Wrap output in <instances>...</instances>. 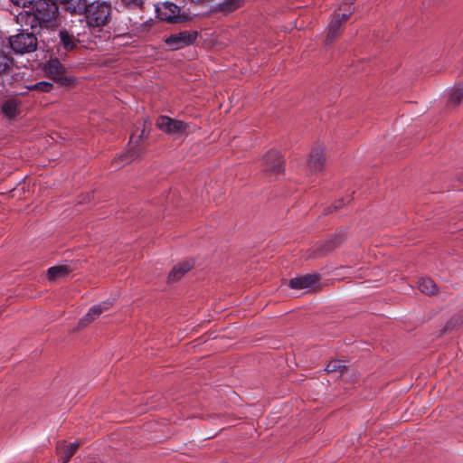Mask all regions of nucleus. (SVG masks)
Returning a JSON list of instances; mask_svg holds the SVG:
<instances>
[{
	"label": "nucleus",
	"instance_id": "nucleus-1",
	"mask_svg": "<svg viewBox=\"0 0 463 463\" xmlns=\"http://www.w3.org/2000/svg\"><path fill=\"white\" fill-rule=\"evenodd\" d=\"M57 16L58 7L54 3L40 0L36 2L33 13L21 12L16 16V22L21 26H30L31 29L36 28L38 25L49 27L55 24Z\"/></svg>",
	"mask_w": 463,
	"mask_h": 463
},
{
	"label": "nucleus",
	"instance_id": "nucleus-2",
	"mask_svg": "<svg viewBox=\"0 0 463 463\" xmlns=\"http://www.w3.org/2000/svg\"><path fill=\"white\" fill-rule=\"evenodd\" d=\"M84 14L86 24L89 27L104 26L110 15L111 5L106 1H94L88 5H84Z\"/></svg>",
	"mask_w": 463,
	"mask_h": 463
},
{
	"label": "nucleus",
	"instance_id": "nucleus-24",
	"mask_svg": "<svg viewBox=\"0 0 463 463\" xmlns=\"http://www.w3.org/2000/svg\"><path fill=\"white\" fill-rule=\"evenodd\" d=\"M344 10L343 13H336L335 14H339L340 15V20H341V24L345 21H346L350 16L351 14H353V11H354V7L352 6V5H344L340 10Z\"/></svg>",
	"mask_w": 463,
	"mask_h": 463
},
{
	"label": "nucleus",
	"instance_id": "nucleus-26",
	"mask_svg": "<svg viewBox=\"0 0 463 463\" xmlns=\"http://www.w3.org/2000/svg\"><path fill=\"white\" fill-rule=\"evenodd\" d=\"M14 5L21 7H26L31 5L33 0H10Z\"/></svg>",
	"mask_w": 463,
	"mask_h": 463
},
{
	"label": "nucleus",
	"instance_id": "nucleus-15",
	"mask_svg": "<svg viewBox=\"0 0 463 463\" xmlns=\"http://www.w3.org/2000/svg\"><path fill=\"white\" fill-rule=\"evenodd\" d=\"M242 0H222L215 6V11L222 14H231L242 5Z\"/></svg>",
	"mask_w": 463,
	"mask_h": 463
},
{
	"label": "nucleus",
	"instance_id": "nucleus-14",
	"mask_svg": "<svg viewBox=\"0 0 463 463\" xmlns=\"http://www.w3.org/2000/svg\"><path fill=\"white\" fill-rule=\"evenodd\" d=\"M1 109L5 118L14 119L20 113V102L15 99H7L3 103Z\"/></svg>",
	"mask_w": 463,
	"mask_h": 463
},
{
	"label": "nucleus",
	"instance_id": "nucleus-28",
	"mask_svg": "<svg viewBox=\"0 0 463 463\" xmlns=\"http://www.w3.org/2000/svg\"><path fill=\"white\" fill-rule=\"evenodd\" d=\"M17 93H18V94H22V95H24V94H25V93H26V91H19V92H17Z\"/></svg>",
	"mask_w": 463,
	"mask_h": 463
},
{
	"label": "nucleus",
	"instance_id": "nucleus-4",
	"mask_svg": "<svg viewBox=\"0 0 463 463\" xmlns=\"http://www.w3.org/2000/svg\"><path fill=\"white\" fill-rule=\"evenodd\" d=\"M156 126L162 132L173 137L185 135L189 128V125L186 122L167 116L158 117L156 121Z\"/></svg>",
	"mask_w": 463,
	"mask_h": 463
},
{
	"label": "nucleus",
	"instance_id": "nucleus-23",
	"mask_svg": "<svg viewBox=\"0 0 463 463\" xmlns=\"http://www.w3.org/2000/svg\"><path fill=\"white\" fill-rule=\"evenodd\" d=\"M61 4L68 5V9L71 10V13H76L78 10H80L83 7V0H56Z\"/></svg>",
	"mask_w": 463,
	"mask_h": 463
},
{
	"label": "nucleus",
	"instance_id": "nucleus-3",
	"mask_svg": "<svg viewBox=\"0 0 463 463\" xmlns=\"http://www.w3.org/2000/svg\"><path fill=\"white\" fill-rule=\"evenodd\" d=\"M27 30L22 29L20 33L9 38V44L15 52L23 54L36 50L37 38L33 32L28 33Z\"/></svg>",
	"mask_w": 463,
	"mask_h": 463
},
{
	"label": "nucleus",
	"instance_id": "nucleus-25",
	"mask_svg": "<svg viewBox=\"0 0 463 463\" xmlns=\"http://www.w3.org/2000/svg\"><path fill=\"white\" fill-rule=\"evenodd\" d=\"M343 369H345V365L337 360L330 362L326 367V370L328 372H342Z\"/></svg>",
	"mask_w": 463,
	"mask_h": 463
},
{
	"label": "nucleus",
	"instance_id": "nucleus-12",
	"mask_svg": "<svg viewBox=\"0 0 463 463\" xmlns=\"http://www.w3.org/2000/svg\"><path fill=\"white\" fill-rule=\"evenodd\" d=\"M194 261L192 260H186L177 263L168 275V279L172 282L178 281L181 279L188 271L194 267Z\"/></svg>",
	"mask_w": 463,
	"mask_h": 463
},
{
	"label": "nucleus",
	"instance_id": "nucleus-19",
	"mask_svg": "<svg viewBox=\"0 0 463 463\" xmlns=\"http://www.w3.org/2000/svg\"><path fill=\"white\" fill-rule=\"evenodd\" d=\"M449 100L455 105H458L463 102V82L461 84L455 85L449 90Z\"/></svg>",
	"mask_w": 463,
	"mask_h": 463
},
{
	"label": "nucleus",
	"instance_id": "nucleus-27",
	"mask_svg": "<svg viewBox=\"0 0 463 463\" xmlns=\"http://www.w3.org/2000/svg\"><path fill=\"white\" fill-rule=\"evenodd\" d=\"M128 6L137 7L143 4V0H121Z\"/></svg>",
	"mask_w": 463,
	"mask_h": 463
},
{
	"label": "nucleus",
	"instance_id": "nucleus-16",
	"mask_svg": "<svg viewBox=\"0 0 463 463\" xmlns=\"http://www.w3.org/2000/svg\"><path fill=\"white\" fill-rule=\"evenodd\" d=\"M339 14H334L327 26L326 43H330L338 34L341 28Z\"/></svg>",
	"mask_w": 463,
	"mask_h": 463
},
{
	"label": "nucleus",
	"instance_id": "nucleus-6",
	"mask_svg": "<svg viewBox=\"0 0 463 463\" xmlns=\"http://www.w3.org/2000/svg\"><path fill=\"white\" fill-rule=\"evenodd\" d=\"M46 74L57 82L70 84L71 80L65 76V68L59 60L53 59L48 61L45 66Z\"/></svg>",
	"mask_w": 463,
	"mask_h": 463
},
{
	"label": "nucleus",
	"instance_id": "nucleus-17",
	"mask_svg": "<svg viewBox=\"0 0 463 463\" xmlns=\"http://www.w3.org/2000/svg\"><path fill=\"white\" fill-rule=\"evenodd\" d=\"M70 273V269L65 265L51 267L48 269V279L51 281H56L59 279L66 277Z\"/></svg>",
	"mask_w": 463,
	"mask_h": 463
},
{
	"label": "nucleus",
	"instance_id": "nucleus-21",
	"mask_svg": "<svg viewBox=\"0 0 463 463\" xmlns=\"http://www.w3.org/2000/svg\"><path fill=\"white\" fill-rule=\"evenodd\" d=\"M13 66V60L5 52H0V76L9 71Z\"/></svg>",
	"mask_w": 463,
	"mask_h": 463
},
{
	"label": "nucleus",
	"instance_id": "nucleus-13",
	"mask_svg": "<svg viewBox=\"0 0 463 463\" xmlns=\"http://www.w3.org/2000/svg\"><path fill=\"white\" fill-rule=\"evenodd\" d=\"M79 446L80 444L77 441L69 445H60L57 449L61 463H68L71 457L76 453Z\"/></svg>",
	"mask_w": 463,
	"mask_h": 463
},
{
	"label": "nucleus",
	"instance_id": "nucleus-9",
	"mask_svg": "<svg viewBox=\"0 0 463 463\" xmlns=\"http://www.w3.org/2000/svg\"><path fill=\"white\" fill-rule=\"evenodd\" d=\"M319 279L317 274L296 277L288 281V287L295 289H306L314 287Z\"/></svg>",
	"mask_w": 463,
	"mask_h": 463
},
{
	"label": "nucleus",
	"instance_id": "nucleus-18",
	"mask_svg": "<svg viewBox=\"0 0 463 463\" xmlns=\"http://www.w3.org/2000/svg\"><path fill=\"white\" fill-rule=\"evenodd\" d=\"M418 288L420 292L426 295H432L437 290L434 281L428 278L420 279L418 282Z\"/></svg>",
	"mask_w": 463,
	"mask_h": 463
},
{
	"label": "nucleus",
	"instance_id": "nucleus-20",
	"mask_svg": "<svg viewBox=\"0 0 463 463\" xmlns=\"http://www.w3.org/2000/svg\"><path fill=\"white\" fill-rule=\"evenodd\" d=\"M61 43L65 51H71L75 43L73 42V36L67 31L63 30L59 33Z\"/></svg>",
	"mask_w": 463,
	"mask_h": 463
},
{
	"label": "nucleus",
	"instance_id": "nucleus-5",
	"mask_svg": "<svg viewBox=\"0 0 463 463\" xmlns=\"http://www.w3.org/2000/svg\"><path fill=\"white\" fill-rule=\"evenodd\" d=\"M197 36L196 31H182L165 38V43L169 50L176 51L193 44L196 41Z\"/></svg>",
	"mask_w": 463,
	"mask_h": 463
},
{
	"label": "nucleus",
	"instance_id": "nucleus-7",
	"mask_svg": "<svg viewBox=\"0 0 463 463\" xmlns=\"http://www.w3.org/2000/svg\"><path fill=\"white\" fill-rule=\"evenodd\" d=\"M156 13L159 19L166 22H177L180 16V7L171 2H165L156 6Z\"/></svg>",
	"mask_w": 463,
	"mask_h": 463
},
{
	"label": "nucleus",
	"instance_id": "nucleus-8",
	"mask_svg": "<svg viewBox=\"0 0 463 463\" xmlns=\"http://www.w3.org/2000/svg\"><path fill=\"white\" fill-rule=\"evenodd\" d=\"M263 164L264 170L271 175H277L283 171L281 156L276 150H270L263 156Z\"/></svg>",
	"mask_w": 463,
	"mask_h": 463
},
{
	"label": "nucleus",
	"instance_id": "nucleus-11",
	"mask_svg": "<svg viewBox=\"0 0 463 463\" xmlns=\"http://www.w3.org/2000/svg\"><path fill=\"white\" fill-rule=\"evenodd\" d=\"M111 305L112 303L110 301H104L100 304L93 306L91 308H90L85 317L80 321V325L81 326H86L88 324L97 319L104 310H108Z\"/></svg>",
	"mask_w": 463,
	"mask_h": 463
},
{
	"label": "nucleus",
	"instance_id": "nucleus-10",
	"mask_svg": "<svg viewBox=\"0 0 463 463\" xmlns=\"http://www.w3.org/2000/svg\"><path fill=\"white\" fill-rule=\"evenodd\" d=\"M325 165V151L322 147L314 148L307 161V167L313 173L322 171Z\"/></svg>",
	"mask_w": 463,
	"mask_h": 463
},
{
	"label": "nucleus",
	"instance_id": "nucleus-22",
	"mask_svg": "<svg viewBox=\"0 0 463 463\" xmlns=\"http://www.w3.org/2000/svg\"><path fill=\"white\" fill-rule=\"evenodd\" d=\"M52 84L47 81H40L33 85H26V90H39L43 92H49L52 90Z\"/></svg>",
	"mask_w": 463,
	"mask_h": 463
}]
</instances>
